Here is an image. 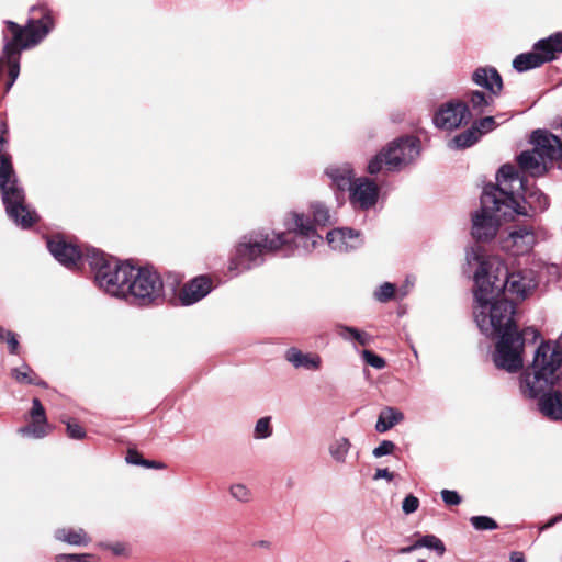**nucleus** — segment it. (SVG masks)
Masks as SVG:
<instances>
[{
  "mask_svg": "<svg viewBox=\"0 0 562 562\" xmlns=\"http://www.w3.org/2000/svg\"><path fill=\"white\" fill-rule=\"evenodd\" d=\"M467 262L479 265L473 290L475 323L485 336L498 337L493 361L498 369L517 372L524 366L525 339L514 321L515 306L505 295L525 300L538 285L536 276L531 270L509 273L499 257H485L479 247L468 250Z\"/></svg>",
  "mask_w": 562,
  "mask_h": 562,
  "instance_id": "nucleus-1",
  "label": "nucleus"
},
{
  "mask_svg": "<svg viewBox=\"0 0 562 562\" xmlns=\"http://www.w3.org/2000/svg\"><path fill=\"white\" fill-rule=\"evenodd\" d=\"M9 127L0 122V192L7 214L22 228H29L36 221L34 211L25 205V194L12 164V157L5 151Z\"/></svg>",
  "mask_w": 562,
  "mask_h": 562,
  "instance_id": "nucleus-2",
  "label": "nucleus"
},
{
  "mask_svg": "<svg viewBox=\"0 0 562 562\" xmlns=\"http://www.w3.org/2000/svg\"><path fill=\"white\" fill-rule=\"evenodd\" d=\"M562 378V353L554 342H541L536 349L529 370L519 379L520 393L537 398Z\"/></svg>",
  "mask_w": 562,
  "mask_h": 562,
  "instance_id": "nucleus-3",
  "label": "nucleus"
},
{
  "mask_svg": "<svg viewBox=\"0 0 562 562\" xmlns=\"http://www.w3.org/2000/svg\"><path fill=\"white\" fill-rule=\"evenodd\" d=\"M41 13V18L30 19L24 27L18 25L12 21H7V27L10 32L12 40L4 45V54L9 61V77L10 81L7 85L9 90L20 74V65L16 55L21 49H27L41 43L46 35L54 29V20L50 12L45 5L32 7L31 12Z\"/></svg>",
  "mask_w": 562,
  "mask_h": 562,
  "instance_id": "nucleus-4",
  "label": "nucleus"
},
{
  "mask_svg": "<svg viewBox=\"0 0 562 562\" xmlns=\"http://www.w3.org/2000/svg\"><path fill=\"white\" fill-rule=\"evenodd\" d=\"M496 184L484 187L481 202L485 210L494 207L503 211L505 216L528 215L527 207L521 205L515 194L525 190L526 181L519 177L514 166L504 165L497 172Z\"/></svg>",
  "mask_w": 562,
  "mask_h": 562,
  "instance_id": "nucleus-5",
  "label": "nucleus"
},
{
  "mask_svg": "<svg viewBox=\"0 0 562 562\" xmlns=\"http://www.w3.org/2000/svg\"><path fill=\"white\" fill-rule=\"evenodd\" d=\"M290 244L289 234H262L254 233L245 235L240 238L235 248V255L228 263V271L234 277L244 271L259 266L263 262V256L268 252L276 251L283 246Z\"/></svg>",
  "mask_w": 562,
  "mask_h": 562,
  "instance_id": "nucleus-6",
  "label": "nucleus"
},
{
  "mask_svg": "<svg viewBox=\"0 0 562 562\" xmlns=\"http://www.w3.org/2000/svg\"><path fill=\"white\" fill-rule=\"evenodd\" d=\"M533 148L525 150L517 157L520 170L531 177L543 176L549 164L555 161L562 169V140L546 130L533 131L530 136Z\"/></svg>",
  "mask_w": 562,
  "mask_h": 562,
  "instance_id": "nucleus-7",
  "label": "nucleus"
},
{
  "mask_svg": "<svg viewBox=\"0 0 562 562\" xmlns=\"http://www.w3.org/2000/svg\"><path fill=\"white\" fill-rule=\"evenodd\" d=\"M313 222L303 213L290 212L284 218V226L288 229L290 243L293 248L310 251L322 240L316 231V225L324 226L330 222L329 210L321 202L311 204ZM292 249V246H290Z\"/></svg>",
  "mask_w": 562,
  "mask_h": 562,
  "instance_id": "nucleus-8",
  "label": "nucleus"
},
{
  "mask_svg": "<svg viewBox=\"0 0 562 562\" xmlns=\"http://www.w3.org/2000/svg\"><path fill=\"white\" fill-rule=\"evenodd\" d=\"M87 260L94 271L97 285L112 296L127 299L133 266L108 260L102 252L92 249L87 251Z\"/></svg>",
  "mask_w": 562,
  "mask_h": 562,
  "instance_id": "nucleus-9",
  "label": "nucleus"
},
{
  "mask_svg": "<svg viewBox=\"0 0 562 562\" xmlns=\"http://www.w3.org/2000/svg\"><path fill=\"white\" fill-rule=\"evenodd\" d=\"M126 289V300L131 299L139 305H148L161 297L164 285L156 270L133 266V276Z\"/></svg>",
  "mask_w": 562,
  "mask_h": 562,
  "instance_id": "nucleus-10",
  "label": "nucleus"
},
{
  "mask_svg": "<svg viewBox=\"0 0 562 562\" xmlns=\"http://www.w3.org/2000/svg\"><path fill=\"white\" fill-rule=\"evenodd\" d=\"M386 150V170L397 171L417 159L420 153L419 140L413 136L400 137Z\"/></svg>",
  "mask_w": 562,
  "mask_h": 562,
  "instance_id": "nucleus-11",
  "label": "nucleus"
},
{
  "mask_svg": "<svg viewBox=\"0 0 562 562\" xmlns=\"http://www.w3.org/2000/svg\"><path fill=\"white\" fill-rule=\"evenodd\" d=\"M512 217L505 216L503 211H496L494 207L485 210L481 203L480 211L475 212L472 216V235L477 240H491L496 236L502 220Z\"/></svg>",
  "mask_w": 562,
  "mask_h": 562,
  "instance_id": "nucleus-12",
  "label": "nucleus"
},
{
  "mask_svg": "<svg viewBox=\"0 0 562 562\" xmlns=\"http://www.w3.org/2000/svg\"><path fill=\"white\" fill-rule=\"evenodd\" d=\"M538 243V235L532 226H515L501 239V247L512 256L529 254Z\"/></svg>",
  "mask_w": 562,
  "mask_h": 562,
  "instance_id": "nucleus-13",
  "label": "nucleus"
},
{
  "mask_svg": "<svg viewBox=\"0 0 562 562\" xmlns=\"http://www.w3.org/2000/svg\"><path fill=\"white\" fill-rule=\"evenodd\" d=\"M472 113L464 102L451 101L443 104L436 112L434 123L437 127L446 131H452L461 125L470 123Z\"/></svg>",
  "mask_w": 562,
  "mask_h": 562,
  "instance_id": "nucleus-14",
  "label": "nucleus"
},
{
  "mask_svg": "<svg viewBox=\"0 0 562 562\" xmlns=\"http://www.w3.org/2000/svg\"><path fill=\"white\" fill-rule=\"evenodd\" d=\"M348 192L349 202L353 209L368 211L378 203L380 189L373 180L359 177L353 180Z\"/></svg>",
  "mask_w": 562,
  "mask_h": 562,
  "instance_id": "nucleus-15",
  "label": "nucleus"
},
{
  "mask_svg": "<svg viewBox=\"0 0 562 562\" xmlns=\"http://www.w3.org/2000/svg\"><path fill=\"white\" fill-rule=\"evenodd\" d=\"M327 243L335 251L347 252L362 246L363 238L359 231L352 228H335L328 232Z\"/></svg>",
  "mask_w": 562,
  "mask_h": 562,
  "instance_id": "nucleus-16",
  "label": "nucleus"
},
{
  "mask_svg": "<svg viewBox=\"0 0 562 562\" xmlns=\"http://www.w3.org/2000/svg\"><path fill=\"white\" fill-rule=\"evenodd\" d=\"M212 291V280L205 276H200L186 283L180 293L179 300L182 305H192Z\"/></svg>",
  "mask_w": 562,
  "mask_h": 562,
  "instance_id": "nucleus-17",
  "label": "nucleus"
},
{
  "mask_svg": "<svg viewBox=\"0 0 562 562\" xmlns=\"http://www.w3.org/2000/svg\"><path fill=\"white\" fill-rule=\"evenodd\" d=\"M47 247L50 254L64 266L68 268L76 267L77 263L83 258L87 259V255L83 256L78 247L67 244L60 238L50 239L47 243Z\"/></svg>",
  "mask_w": 562,
  "mask_h": 562,
  "instance_id": "nucleus-18",
  "label": "nucleus"
},
{
  "mask_svg": "<svg viewBox=\"0 0 562 562\" xmlns=\"http://www.w3.org/2000/svg\"><path fill=\"white\" fill-rule=\"evenodd\" d=\"M285 360L295 369H304L307 371H318L322 368V358L315 352H303L292 347L284 353Z\"/></svg>",
  "mask_w": 562,
  "mask_h": 562,
  "instance_id": "nucleus-19",
  "label": "nucleus"
},
{
  "mask_svg": "<svg viewBox=\"0 0 562 562\" xmlns=\"http://www.w3.org/2000/svg\"><path fill=\"white\" fill-rule=\"evenodd\" d=\"M472 81L492 94H499L503 89L502 77L493 67H480L472 74Z\"/></svg>",
  "mask_w": 562,
  "mask_h": 562,
  "instance_id": "nucleus-20",
  "label": "nucleus"
},
{
  "mask_svg": "<svg viewBox=\"0 0 562 562\" xmlns=\"http://www.w3.org/2000/svg\"><path fill=\"white\" fill-rule=\"evenodd\" d=\"M325 173L331 183L340 191H348L353 184L355 170L350 164L331 165L326 168Z\"/></svg>",
  "mask_w": 562,
  "mask_h": 562,
  "instance_id": "nucleus-21",
  "label": "nucleus"
},
{
  "mask_svg": "<svg viewBox=\"0 0 562 562\" xmlns=\"http://www.w3.org/2000/svg\"><path fill=\"white\" fill-rule=\"evenodd\" d=\"M535 49L543 63L555 60L562 54V32H555L535 43Z\"/></svg>",
  "mask_w": 562,
  "mask_h": 562,
  "instance_id": "nucleus-22",
  "label": "nucleus"
},
{
  "mask_svg": "<svg viewBox=\"0 0 562 562\" xmlns=\"http://www.w3.org/2000/svg\"><path fill=\"white\" fill-rule=\"evenodd\" d=\"M538 406L539 411L548 418L562 420V394L559 392L541 393Z\"/></svg>",
  "mask_w": 562,
  "mask_h": 562,
  "instance_id": "nucleus-23",
  "label": "nucleus"
},
{
  "mask_svg": "<svg viewBox=\"0 0 562 562\" xmlns=\"http://www.w3.org/2000/svg\"><path fill=\"white\" fill-rule=\"evenodd\" d=\"M498 94H492L490 92L484 93L477 90L470 91L467 94V101L464 102L470 112L473 115H481L485 113L490 106L494 103L495 97Z\"/></svg>",
  "mask_w": 562,
  "mask_h": 562,
  "instance_id": "nucleus-24",
  "label": "nucleus"
},
{
  "mask_svg": "<svg viewBox=\"0 0 562 562\" xmlns=\"http://www.w3.org/2000/svg\"><path fill=\"white\" fill-rule=\"evenodd\" d=\"M524 206H528L527 216L544 212L549 207V198L539 189L524 190Z\"/></svg>",
  "mask_w": 562,
  "mask_h": 562,
  "instance_id": "nucleus-25",
  "label": "nucleus"
},
{
  "mask_svg": "<svg viewBox=\"0 0 562 562\" xmlns=\"http://www.w3.org/2000/svg\"><path fill=\"white\" fill-rule=\"evenodd\" d=\"M404 419V414L393 407H385L380 412L375 424L378 432H385Z\"/></svg>",
  "mask_w": 562,
  "mask_h": 562,
  "instance_id": "nucleus-26",
  "label": "nucleus"
},
{
  "mask_svg": "<svg viewBox=\"0 0 562 562\" xmlns=\"http://www.w3.org/2000/svg\"><path fill=\"white\" fill-rule=\"evenodd\" d=\"M55 538L71 546H87L90 542V538L81 528H59L55 531Z\"/></svg>",
  "mask_w": 562,
  "mask_h": 562,
  "instance_id": "nucleus-27",
  "label": "nucleus"
},
{
  "mask_svg": "<svg viewBox=\"0 0 562 562\" xmlns=\"http://www.w3.org/2000/svg\"><path fill=\"white\" fill-rule=\"evenodd\" d=\"M544 63L538 52L532 47L531 52L517 55L513 60V67L518 72H524L542 66Z\"/></svg>",
  "mask_w": 562,
  "mask_h": 562,
  "instance_id": "nucleus-28",
  "label": "nucleus"
},
{
  "mask_svg": "<svg viewBox=\"0 0 562 562\" xmlns=\"http://www.w3.org/2000/svg\"><path fill=\"white\" fill-rule=\"evenodd\" d=\"M351 449V442L346 437L335 438L328 446V453L337 464H345Z\"/></svg>",
  "mask_w": 562,
  "mask_h": 562,
  "instance_id": "nucleus-29",
  "label": "nucleus"
},
{
  "mask_svg": "<svg viewBox=\"0 0 562 562\" xmlns=\"http://www.w3.org/2000/svg\"><path fill=\"white\" fill-rule=\"evenodd\" d=\"M336 333L341 339L346 341H355L360 346H367L372 340L371 336L368 333L361 331L356 327L342 324L336 326Z\"/></svg>",
  "mask_w": 562,
  "mask_h": 562,
  "instance_id": "nucleus-30",
  "label": "nucleus"
},
{
  "mask_svg": "<svg viewBox=\"0 0 562 562\" xmlns=\"http://www.w3.org/2000/svg\"><path fill=\"white\" fill-rule=\"evenodd\" d=\"M481 137V133L477 127L472 126L471 128L456 135L448 143V146L453 149L467 148L475 144Z\"/></svg>",
  "mask_w": 562,
  "mask_h": 562,
  "instance_id": "nucleus-31",
  "label": "nucleus"
},
{
  "mask_svg": "<svg viewBox=\"0 0 562 562\" xmlns=\"http://www.w3.org/2000/svg\"><path fill=\"white\" fill-rule=\"evenodd\" d=\"M11 375L19 383L36 384L42 386L46 385L45 382L36 379V375L34 374L33 370L27 364H23L21 368L12 369Z\"/></svg>",
  "mask_w": 562,
  "mask_h": 562,
  "instance_id": "nucleus-32",
  "label": "nucleus"
},
{
  "mask_svg": "<svg viewBox=\"0 0 562 562\" xmlns=\"http://www.w3.org/2000/svg\"><path fill=\"white\" fill-rule=\"evenodd\" d=\"M20 432L23 436L33 437V438H43L49 432V425L47 422H38L37 419L32 420V423L20 429Z\"/></svg>",
  "mask_w": 562,
  "mask_h": 562,
  "instance_id": "nucleus-33",
  "label": "nucleus"
},
{
  "mask_svg": "<svg viewBox=\"0 0 562 562\" xmlns=\"http://www.w3.org/2000/svg\"><path fill=\"white\" fill-rule=\"evenodd\" d=\"M417 546L419 548H427L430 550L436 551V553L441 557L446 552L445 543L436 536L434 535H426L420 537L417 540Z\"/></svg>",
  "mask_w": 562,
  "mask_h": 562,
  "instance_id": "nucleus-34",
  "label": "nucleus"
},
{
  "mask_svg": "<svg viewBox=\"0 0 562 562\" xmlns=\"http://www.w3.org/2000/svg\"><path fill=\"white\" fill-rule=\"evenodd\" d=\"M228 492L232 498L240 503H249L252 499V492L244 483H233Z\"/></svg>",
  "mask_w": 562,
  "mask_h": 562,
  "instance_id": "nucleus-35",
  "label": "nucleus"
},
{
  "mask_svg": "<svg viewBox=\"0 0 562 562\" xmlns=\"http://www.w3.org/2000/svg\"><path fill=\"white\" fill-rule=\"evenodd\" d=\"M272 427H271V417L265 416L257 420L254 428V438L257 440H262L271 437Z\"/></svg>",
  "mask_w": 562,
  "mask_h": 562,
  "instance_id": "nucleus-36",
  "label": "nucleus"
},
{
  "mask_svg": "<svg viewBox=\"0 0 562 562\" xmlns=\"http://www.w3.org/2000/svg\"><path fill=\"white\" fill-rule=\"evenodd\" d=\"M386 148L376 154L373 158L370 159L367 170L370 175H376L383 169H386Z\"/></svg>",
  "mask_w": 562,
  "mask_h": 562,
  "instance_id": "nucleus-37",
  "label": "nucleus"
},
{
  "mask_svg": "<svg viewBox=\"0 0 562 562\" xmlns=\"http://www.w3.org/2000/svg\"><path fill=\"white\" fill-rule=\"evenodd\" d=\"M470 521L476 530H494L497 528L496 521L487 516H473Z\"/></svg>",
  "mask_w": 562,
  "mask_h": 562,
  "instance_id": "nucleus-38",
  "label": "nucleus"
},
{
  "mask_svg": "<svg viewBox=\"0 0 562 562\" xmlns=\"http://www.w3.org/2000/svg\"><path fill=\"white\" fill-rule=\"evenodd\" d=\"M361 356H362L363 360L366 361V363L371 366L374 369L381 370V369L385 368V366H386L385 360L371 350H363L361 352Z\"/></svg>",
  "mask_w": 562,
  "mask_h": 562,
  "instance_id": "nucleus-39",
  "label": "nucleus"
},
{
  "mask_svg": "<svg viewBox=\"0 0 562 562\" xmlns=\"http://www.w3.org/2000/svg\"><path fill=\"white\" fill-rule=\"evenodd\" d=\"M395 294V285L390 282H385L374 292V297L380 302H386L391 300Z\"/></svg>",
  "mask_w": 562,
  "mask_h": 562,
  "instance_id": "nucleus-40",
  "label": "nucleus"
},
{
  "mask_svg": "<svg viewBox=\"0 0 562 562\" xmlns=\"http://www.w3.org/2000/svg\"><path fill=\"white\" fill-rule=\"evenodd\" d=\"M91 555L88 554V553H80V554H77V553H69V554H66V553H63V554H58L56 555V562H90Z\"/></svg>",
  "mask_w": 562,
  "mask_h": 562,
  "instance_id": "nucleus-41",
  "label": "nucleus"
},
{
  "mask_svg": "<svg viewBox=\"0 0 562 562\" xmlns=\"http://www.w3.org/2000/svg\"><path fill=\"white\" fill-rule=\"evenodd\" d=\"M419 507V499L413 494H408L402 502V510L406 515L415 513Z\"/></svg>",
  "mask_w": 562,
  "mask_h": 562,
  "instance_id": "nucleus-42",
  "label": "nucleus"
},
{
  "mask_svg": "<svg viewBox=\"0 0 562 562\" xmlns=\"http://www.w3.org/2000/svg\"><path fill=\"white\" fill-rule=\"evenodd\" d=\"M395 449L394 442L390 440H383L378 447H375L372 451V454L375 458H381L387 454H391Z\"/></svg>",
  "mask_w": 562,
  "mask_h": 562,
  "instance_id": "nucleus-43",
  "label": "nucleus"
},
{
  "mask_svg": "<svg viewBox=\"0 0 562 562\" xmlns=\"http://www.w3.org/2000/svg\"><path fill=\"white\" fill-rule=\"evenodd\" d=\"M32 420L37 419L38 422H47L45 409L38 398H33L32 409L30 412Z\"/></svg>",
  "mask_w": 562,
  "mask_h": 562,
  "instance_id": "nucleus-44",
  "label": "nucleus"
},
{
  "mask_svg": "<svg viewBox=\"0 0 562 562\" xmlns=\"http://www.w3.org/2000/svg\"><path fill=\"white\" fill-rule=\"evenodd\" d=\"M65 423L67 426V434L70 438L82 439L86 437V431L80 425L69 422V420L65 422Z\"/></svg>",
  "mask_w": 562,
  "mask_h": 562,
  "instance_id": "nucleus-45",
  "label": "nucleus"
},
{
  "mask_svg": "<svg viewBox=\"0 0 562 562\" xmlns=\"http://www.w3.org/2000/svg\"><path fill=\"white\" fill-rule=\"evenodd\" d=\"M440 494L447 505H459L461 503V496L456 491L442 490Z\"/></svg>",
  "mask_w": 562,
  "mask_h": 562,
  "instance_id": "nucleus-46",
  "label": "nucleus"
},
{
  "mask_svg": "<svg viewBox=\"0 0 562 562\" xmlns=\"http://www.w3.org/2000/svg\"><path fill=\"white\" fill-rule=\"evenodd\" d=\"M473 126L477 127L479 132L482 134L483 132H488L494 128L495 120L493 116H485L477 121Z\"/></svg>",
  "mask_w": 562,
  "mask_h": 562,
  "instance_id": "nucleus-47",
  "label": "nucleus"
},
{
  "mask_svg": "<svg viewBox=\"0 0 562 562\" xmlns=\"http://www.w3.org/2000/svg\"><path fill=\"white\" fill-rule=\"evenodd\" d=\"M104 548L111 550L115 555H126L127 547L123 542H115L110 544H102Z\"/></svg>",
  "mask_w": 562,
  "mask_h": 562,
  "instance_id": "nucleus-48",
  "label": "nucleus"
},
{
  "mask_svg": "<svg viewBox=\"0 0 562 562\" xmlns=\"http://www.w3.org/2000/svg\"><path fill=\"white\" fill-rule=\"evenodd\" d=\"M5 340H7L8 345H9L10 352L11 353H16L18 352V348H19V341L16 339L15 334H13L11 331H7L5 333Z\"/></svg>",
  "mask_w": 562,
  "mask_h": 562,
  "instance_id": "nucleus-49",
  "label": "nucleus"
},
{
  "mask_svg": "<svg viewBox=\"0 0 562 562\" xmlns=\"http://www.w3.org/2000/svg\"><path fill=\"white\" fill-rule=\"evenodd\" d=\"M126 461L131 464L143 465L145 460L137 452L130 450L126 456Z\"/></svg>",
  "mask_w": 562,
  "mask_h": 562,
  "instance_id": "nucleus-50",
  "label": "nucleus"
},
{
  "mask_svg": "<svg viewBox=\"0 0 562 562\" xmlns=\"http://www.w3.org/2000/svg\"><path fill=\"white\" fill-rule=\"evenodd\" d=\"M393 477L394 474L390 472L387 469H378L373 476L374 480L385 479L387 481H392Z\"/></svg>",
  "mask_w": 562,
  "mask_h": 562,
  "instance_id": "nucleus-51",
  "label": "nucleus"
},
{
  "mask_svg": "<svg viewBox=\"0 0 562 562\" xmlns=\"http://www.w3.org/2000/svg\"><path fill=\"white\" fill-rule=\"evenodd\" d=\"M510 561L512 562H525L524 553L515 551L510 553Z\"/></svg>",
  "mask_w": 562,
  "mask_h": 562,
  "instance_id": "nucleus-52",
  "label": "nucleus"
},
{
  "mask_svg": "<svg viewBox=\"0 0 562 562\" xmlns=\"http://www.w3.org/2000/svg\"><path fill=\"white\" fill-rule=\"evenodd\" d=\"M417 549H418V546H417V540H416L412 546L401 548L398 550V552L404 554V553L413 552V551H415Z\"/></svg>",
  "mask_w": 562,
  "mask_h": 562,
  "instance_id": "nucleus-53",
  "label": "nucleus"
},
{
  "mask_svg": "<svg viewBox=\"0 0 562 562\" xmlns=\"http://www.w3.org/2000/svg\"><path fill=\"white\" fill-rule=\"evenodd\" d=\"M143 465L147 467V468H155V469H162L164 465L161 463H157L155 461H147L145 460Z\"/></svg>",
  "mask_w": 562,
  "mask_h": 562,
  "instance_id": "nucleus-54",
  "label": "nucleus"
},
{
  "mask_svg": "<svg viewBox=\"0 0 562 562\" xmlns=\"http://www.w3.org/2000/svg\"><path fill=\"white\" fill-rule=\"evenodd\" d=\"M561 519L560 516H557V517H553L551 518L543 527H541V530L546 529V528H550L552 527L555 522H558L559 520Z\"/></svg>",
  "mask_w": 562,
  "mask_h": 562,
  "instance_id": "nucleus-55",
  "label": "nucleus"
},
{
  "mask_svg": "<svg viewBox=\"0 0 562 562\" xmlns=\"http://www.w3.org/2000/svg\"><path fill=\"white\" fill-rule=\"evenodd\" d=\"M406 283L407 284H406L405 290L401 293L402 297L405 296L407 294V292H408V289L414 285V280L409 281V279H407Z\"/></svg>",
  "mask_w": 562,
  "mask_h": 562,
  "instance_id": "nucleus-56",
  "label": "nucleus"
},
{
  "mask_svg": "<svg viewBox=\"0 0 562 562\" xmlns=\"http://www.w3.org/2000/svg\"><path fill=\"white\" fill-rule=\"evenodd\" d=\"M5 333L2 328H0V337L5 339Z\"/></svg>",
  "mask_w": 562,
  "mask_h": 562,
  "instance_id": "nucleus-57",
  "label": "nucleus"
},
{
  "mask_svg": "<svg viewBox=\"0 0 562 562\" xmlns=\"http://www.w3.org/2000/svg\"><path fill=\"white\" fill-rule=\"evenodd\" d=\"M529 330L535 335V337L538 335L537 330H535V329L528 328L526 331H529Z\"/></svg>",
  "mask_w": 562,
  "mask_h": 562,
  "instance_id": "nucleus-58",
  "label": "nucleus"
},
{
  "mask_svg": "<svg viewBox=\"0 0 562 562\" xmlns=\"http://www.w3.org/2000/svg\"><path fill=\"white\" fill-rule=\"evenodd\" d=\"M344 562H350V561L346 560V561H344Z\"/></svg>",
  "mask_w": 562,
  "mask_h": 562,
  "instance_id": "nucleus-59",
  "label": "nucleus"
}]
</instances>
